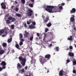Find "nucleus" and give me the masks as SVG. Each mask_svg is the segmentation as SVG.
<instances>
[{
  "label": "nucleus",
  "mask_w": 76,
  "mask_h": 76,
  "mask_svg": "<svg viewBox=\"0 0 76 76\" xmlns=\"http://www.w3.org/2000/svg\"><path fill=\"white\" fill-rule=\"evenodd\" d=\"M45 10L49 13H56L58 12V10H56L54 6L48 5L47 6V8H45Z\"/></svg>",
  "instance_id": "nucleus-1"
},
{
  "label": "nucleus",
  "mask_w": 76,
  "mask_h": 76,
  "mask_svg": "<svg viewBox=\"0 0 76 76\" xmlns=\"http://www.w3.org/2000/svg\"><path fill=\"white\" fill-rule=\"evenodd\" d=\"M39 61L41 64H44L47 61V60L45 59L44 57L40 56L39 57Z\"/></svg>",
  "instance_id": "nucleus-2"
},
{
  "label": "nucleus",
  "mask_w": 76,
  "mask_h": 76,
  "mask_svg": "<svg viewBox=\"0 0 76 76\" xmlns=\"http://www.w3.org/2000/svg\"><path fill=\"white\" fill-rule=\"evenodd\" d=\"M1 7L3 9H6V2H3L1 3Z\"/></svg>",
  "instance_id": "nucleus-3"
},
{
  "label": "nucleus",
  "mask_w": 76,
  "mask_h": 76,
  "mask_svg": "<svg viewBox=\"0 0 76 76\" xmlns=\"http://www.w3.org/2000/svg\"><path fill=\"white\" fill-rule=\"evenodd\" d=\"M8 19L9 20H12V22H14L15 21V18H13L12 17V16H10L8 17Z\"/></svg>",
  "instance_id": "nucleus-4"
},
{
  "label": "nucleus",
  "mask_w": 76,
  "mask_h": 76,
  "mask_svg": "<svg viewBox=\"0 0 76 76\" xmlns=\"http://www.w3.org/2000/svg\"><path fill=\"white\" fill-rule=\"evenodd\" d=\"M33 13V11L32 10H29V12H28V16H32V13Z\"/></svg>",
  "instance_id": "nucleus-5"
},
{
  "label": "nucleus",
  "mask_w": 76,
  "mask_h": 76,
  "mask_svg": "<svg viewBox=\"0 0 76 76\" xmlns=\"http://www.w3.org/2000/svg\"><path fill=\"white\" fill-rule=\"evenodd\" d=\"M43 19L45 23H47V22H48V20H49V18L48 17H46V19H45V17H43Z\"/></svg>",
  "instance_id": "nucleus-6"
},
{
  "label": "nucleus",
  "mask_w": 76,
  "mask_h": 76,
  "mask_svg": "<svg viewBox=\"0 0 76 76\" xmlns=\"http://www.w3.org/2000/svg\"><path fill=\"white\" fill-rule=\"evenodd\" d=\"M28 34H29V33L27 32V31H25L23 35L25 38H28Z\"/></svg>",
  "instance_id": "nucleus-7"
},
{
  "label": "nucleus",
  "mask_w": 76,
  "mask_h": 76,
  "mask_svg": "<svg viewBox=\"0 0 76 76\" xmlns=\"http://www.w3.org/2000/svg\"><path fill=\"white\" fill-rule=\"evenodd\" d=\"M76 12V9L75 8H73L70 11V13L71 14L75 13Z\"/></svg>",
  "instance_id": "nucleus-8"
},
{
  "label": "nucleus",
  "mask_w": 76,
  "mask_h": 76,
  "mask_svg": "<svg viewBox=\"0 0 76 76\" xmlns=\"http://www.w3.org/2000/svg\"><path fill=\"white\" fill-rule=\"evenodd\" d=\"M20 61H25L26 60V58H23L22 56H19L18 58Z\"/></svg>",
  "instance_id": "nucleus-9"
},
{
  "label": "nucleus",
  "mask_w": 76,
  "mask_h": 76,
  "mask_svg": "<svg viewBox=\"0 0 76 76\" xmlns=\"http://www.w3.org/2000/svg\"><path fill=\"white\" fill-rule=\"evenodd\" d=\"M17 68L18 70H20L21 68H22V65H20V64L19 63H18L17 64Z\"/></svg>",
  "instance_id": "nucleus-10"
},
{
  "label": "nucleus",
  "mask_w": 76,
  "mask_h": 76,
  "mask_svg": "<svg viewBox=\"0 0 76 76\" xmlns=\"http://www.w3.org/2000/svg\"><path fill=\"white\" fill-rule=\"evenodd\" d=\"M50 57L51 56L50 54H47L45 56V58H47L48 60H49L50 58Z\"/></svg>",
  "instance_id": "nucleus-11"
},
{
  "label": "nucleus",
  "mask_w": 76,
  "mask_h": 76,
  "mask_svg": "<svg viewBox=\"0 0 76 76\" xmlns=\"http://www.w3.org/2000/svg\"><path fill=\"white\" fill-rule=\"evenodd\" d=\"M26 59L25 60V61H23L21 62V64H22V66H25V63H26Z\"/></svg>",
  "instance_id": "nucleus-12"
},
{
  "label": "nucleus",
  "mask_w": 76,
  "mask_h": 76,
  "mask_svg": "<svg viewBox=\"0 0 76 76\" xmlns=\"http://www.w3.org/2000/svg\"><path fill=\"white\" fill-rule=\"evenodd\" d=\"M35 61H36V60H35L34 58H33L31 61V64H33V63L35 64Z\"/></svg>",
  "instance_id": "nucleus-13"
},
{
  "label": "nucleus",
  "mask_w": 76,
  "mask_h": 76,
  "mask_svg": "<svg viewBox=\"0 0 76 76\" xmlns=\"http://www.w3.org/2000/svg\"><path fill=\"white\" fill-rule=\"evenodd\" d=\"M69 56H70L71 57H74V53L69 52Z\"/></svg>",
  "instance_id": "nucleus-14"
},
{
  "label": "nucleus",
  "mask_w": 76,
  "mask_h": 76,
  "mask_svg": "<svg viewBox=\"0 0 76 76\" xmlns=\"http://www.w3.org/2000/svg\"><path fill=\"white\" fill-rule=\"evenodd\" d=\"M29 27L30 28V29H34V28H35V27L33 25H32V24L30 25L29 26Z\"/></svg>",
  "instance_id": "nucleus-15"
},
{
  "label": "nucleus",
  "mask_w": 76,
  "mask_h": 76,
  "mask_svg": "<svg viewBox=\"0 0 76 76\" xmlns=\"http://www.w3.org/2000/svg\"><path fill=\"white\" fill-rule=\"evenodd\" d=\"M32 22V21L31 19H30L28 21H27V25H30L31 23Z\"/></svg>",
  "instance_id": "nucleus-16"
},
{
  "label": "nucleus",
  "mask_w": 76,
  "mask_h": 76,
  "mask_svg": "<svg viewBox=\"0 0 76 76\" xmlns=\"http://www.w3.org/2000/svg\"><path fill=\"white\" fill-rule=\"evenodd\" d=\"M2 67V68L0 66V72H1V71H2V70H3V69H6V66H3Z\"/></svg>",
  "instance_id": "nucleus-17"
},
{
  "label": "nucleus",
  "mask_w": 76,
  "mask_h": 76,
  "mask_svg": "<svg viewBox=\"0 0 76 76\" xmlns=\"http://www.w3.org/2000/svg\"><path fill=\"white\" fill-rule=\"evenodd\" d=\"M52 25V24H51V23L50 22H49L47 24V26L48 27L50 28V27Z\"/></svg>",
  "instance_id": "nucleus-18"
},
{
  "label": "nucleus",
  "mask_w": 76,
  "mask_h": 76,
  "mask_svg": "<svg viewBox=\"0 0 76 76\" xmlns=\"http://www.w3.org/2000/svg\"><path fill=\"white\" fill-rule=\"evenodd\" d=\"M15 47L17 49H18V50H20V49L19 48V45L18 44H16L15 45Z\"/></svg>",
  "instance_id": "nucleus-19"
},
{
  "label": "nucleus",
  "mask_w": 76,
  "mask_h": 76,
  "mask_svg": "<svg viewBox=\"0 0 76 76\" xmlns=\"http://www.w3.org/2000/svg\"><path fill=\"white\" fill-rule=\"evenodd\" d=\"M1 64L2 66H6V62L4 61H3L1 63Z\"/></svg>",
  "instance_id": "nucleus-20"
},
{
  "label": "nucleus",
  "mask_w": 76,
  "mask_h": 76,
  "mask_svg": "<svg viewBox=\"0 0 76 76\" xmlns=\"http://www.w3.org/2000/svg\"><path fill=\"white\" fill-rule=\"evenodd\" d=\"M11 20H7L6 21V23L7 24H9V23H11V21H10Z\"/></svg>",
  "instance_id": "nucleus-21"
},
{
  "label": "nucleus",
  "mask_w": 76,
  "mask_h": 76,
  "mask_svg": "<svg viewBox=\"0 0 76 76\" xmlns=\"http://www.w3.org/2000/svg\"><path fill=\"white\" fill-rule=\"evenodd\" d=\"M12 37H11L10 39L8 40L7 42L9 43H10V42H12Z\"/></svg>",
  "instance_id": "nucleus-22"
},
{
  "label": "nucleus",
  "mask_w": 76,
  "mask_h": 76,
  "mask_svg": "<svg viewBox=\"0 0 76 76\" xmlns=\"http://www.w3.org/2000/svg\"><path fill=\"white\" fill-rule=\"evenodd\" d=\"M4 53V50H0V54H1V55L3 54Z\"/></svg>",
  "instance_id": "nucleus-23"
},
{
  "label": "nucleus",
  "mask_w": 76,
  "mask_h": 76,
  "mask_svg": "<svg viewBox=\"0 0 76 76\" xmlns=\"http://www.w3.org/2000/svg\"><path fill=\"white\" fill-rule=\"evenodd\" d=\"M2 46L3 47H7V43H3L2 44Z\"/></svg>",
  "instance_id": "nucleus-24"
},
{
  "label": "nucleus",
  "mask_w": 76,
  "mask_h": 76,
  "mask_svg": "<svg viewBox=\"0 0 76 76\" xmlns=\"http://www.w3.org/2000/svg\"><path fill=\"white\" fill-rule=\"evenodd\" d=\"M73 38V36H70V37L68 38V40H69V41H72V38Z\"/></svg>",
  "instance_id": "nucleus-25"
},
{
  "label": "nucleus",
  "mask_w": 76,
  "mask_h": 76,
  "mask_svg": "<svg viewBox=\"0 0 76 76\" xmlns=\"http://www.w3.org/2000/svg\"><path fill=\"white\" fill-rule=\"evenodd\" d=\"M4 29H2L1 31H0V35H1V34H3L4 33Z\"/></svg>",
  "instance_id": "nucleus-26"
},
{
  "label": "nucleus",
  "mask_w": 76,
  "mask_h": 76,
  "mask_svg": "<svg viewBox=\"0 0 76 76\" xmlns=\"http://www.w3.org/2000/svg\"><path fill=\"white\" fill-rule=\"evenodd\" d=\"M59 75L60 76H62L63 75V70H61L60 71Z\"/></svg>",
  "instance_id": "nucleus-27"
},
{
  "label": "nucleus",
  "mask_w": 76,
  "mask_h": 76,
  "mask_svg": "<svg viewBox=\"0 0 76 76\" xmlns=\"http://www.w3.org/2000/svg\"><path fill=\"white\" fill-rule=\"evenodd\" d=\"M55 50H56V51H59V47H56L54 48Z\"/></svg>",
  "instance_id": "nucleus-28"
},
{
  "label": "nucleus",
  "mask_w": 76,
  "mask_h": 76,
  "mask_svg": "<svg viewBox=\"0 0 76 76\" xmlns=\"http://www.w3.org/2000/svg\"><path fill=\"white\" fill-rule=\"evenodd\" d=\"M70 20L71 22H73L75 20V18L73 17H71L70 18Z\"/></svg>",
  "instance_id": "nucleus-29"
},
{
  "label": "nucleus",
  "mask_w": 76,
  "mask_h": 76,
  "mask_svg": "<svg viewBox=\"0 0 76 76\" xmlns=\"http://www.w3.org/2000/svg\"><path fill=\"white\" fill-rule=\"evenodd\" d=\"M19 36L20 38L21 39V38H23V34H19Z\"/></svg>",
  "instance_id": "nucleus-30"
},
{
  "label": "nucleus",
  "mask_w": 76,
  "mask_h": 76,
  "mask_svg": "<svg viewBox=\"0 0 76 76\" xmlns=\"http://www.w3.org/2000/svg\"><path fill=\"white\" fill-rule=\"evenodd\" d=\"M16 15L17 16H18V17H19V18H20V17H21V15L19 13H16Z\"/></svg>",
  "instance_id": "nucleus-31"
},
{
  "label": "nucleus",
  "mask_w": 76,
  "mask_h": 76,
  "mask_svg": "<svg viewBox=\"0 0 76 76\" xmlns=\"http://www.w3.org/2000/svg\"><path fill=\"white\" fill-rule=\"evenodd\" d=\"M33 38H34V36H31L30 37V41H32Z\"/></svg>",
  "instance_id": "nucleus-32"
},
{
  "label": "nucleus",
  "mask_w": 76,
  "mask_h": 76,
  "mask_svg": "<svg viewBox=\"0 0 76 76\" xmlns=\"http://www.w3.org/2000/svg\"><path fill=\"white\" fill-rule=\"evenodd\" d=\"M29 6L30 7H34L33 4H29Z\"/></svg>",
  "instance_id": "nucleus-33"
},
{
  "label": "nucleus",
  "mask_w": 76,
  "mask_h": 76,
  "mask_svg": "<svg viewBox=\"0 0 76 76\" xmlns=\"http://www.w3.org/2000/svg\"><path fill=\"white\" fill-rule=\"evenodd\" d=\"M19 45H20V46H21V45H23V42L22 41H20L19 43Z\"/></svg>",
  "instance_id": "nucleus-34"
},
{
  "label": "nucleus",
  "mask_w": 76,
  "mask_h": 76,
  "mask_svg": "<svg viewBox=\"0 0 76 76\" xmlns=\"http://www.w3.org/2000/svg\"><path fill=\"white\" fill-rule=\"evenodd\" d=\"M73 65H76V61H74L72 62Z\"/></svg>",
  "instance_id": "nucleus-35"
},
{
  "label": "nucleus",
  "mask_w": 76,
  "mask_h": 76,
  "mask_svg": "<svg viewBox=\"0 0 76 76\" xmlns=\"http://www.w3.org/2000/svg\"><path fill=\"white\" fill-rule=\"evenodd\" d=\"M59 10H63V7H62V6H60L59 7Z\"/></svg>",
  "instance_id": "nucleus-36"
},
{
  "label": "nucleus",
  "mask_w": 76,
  "mask_h": 76,
  "mask_svg": "<svg viewBox=\"0 0 76 76\" xmlns=\"http://www.w3.org/2000/svg\"><path fill=\"white\" fill-rule=\"evenodd\" d=\"M21 2L22 4H25V0H21Z\"/></svg>",
  "instance_id": "nucleus-37"
},
{
  "label": "nucleus",
  "mask_w": 76,
  "mask_h": 76,
  "mask_svg": "<svg viewBox=\"0 0 76 76\" xmlns=\"http://www.w3.org/2000/svg\"><path fill=\"white\" fill-rule=\"evenodd\" d=\"M48 31V28H45V32H47Z\"/></svg>",
  "instance_id": "nucleus-38"
},
{
  "label": "nucleus",
  "mask_w": 76,
  "mask_h": 76,
  "mask_svg": "<svg viewBox=\"0 0 76 76\" xmlns=\"http://www.w3.org/2000/svg\"><path fill=\"white\" fill-rule=\"evenodd\" d=\"M11 28L12 29H13L14 28H15V27H14V25H12L11 26Z\"/></svg>",
  "instance_id": "nucleus-39"
},
{
  "label": "nucleus",
  "mask_w": 76,
  "mask_h": 76,
  "mask_svg": "<svg viewBox=\"0 0 76 76\" xmlns=\"http://www.w3.org/2000/svg\"><path fill=\"white\" fill-rule=\"evenodd\" d=\"M22 73H24L25 72V70L23 69H22L21 70Z\"/></svg>",
  "instance_id": "nucleus-40"
},
{
  "label": "nucleus",
  "mask_w": 76,
  "mask_h": 76,
  "mask_svg": "<svg viewBox=\"0 0 76 76\" xmlns=\"http://www.w3.org/2000/svg\"><path fill=\"white\" fill-rule=\"evenodd\" d=\"M4 33L5 34H7V30H5L4 31Z\"/></svg>",
  "instance_id": "nucleus-41"
},
{
  "label": "nucleus",
  "mask_w": 76,
  "mask_h": 76,
  "mask_svg": "<svg viewBox=\"0 0 76 76\" xmlns=\"http://www.w3.org/2000/svg\"><path fill=\"white\" fill-rule=\"evenodd\" d=\"M32 24L33 25H36V23H35V22H32Z\"/></svg>",
  "instance_id": "nucleus-42"
},
{
  "label": "nucleus",
  "mask_w": 76,
  "mask_h": 76,
  "mask_svg": "<svg viewBox=\"0 0 76 76\" xmlns=\"http://www.w3.org/2000/svg\"><path fill=\"white\" fill-rule=\"evenodd\" d=\"M66 63H69L70 62V60L69 59H67L66 60Z\"/></svg>",
  "instance_id": "nucleus-43"
},
{
  "label": "nucleus",
  "mask_w": 76,
  "mask_h": 76,
  "mask_svg": "<svg viewBox=\"0 0 76 76\" xmlns=\"http://www.w3.org/2000/svg\"><path fill=\"white\" fill-rule=\"evenodd\" d=\"M69 48L70 50H73V47H72V46H69Z\"/></svg>",
  "instance_id": "nucleus-44"
},
{
  "label": "nucleus",
  "mask_w": 76,
  "mask_h": 76,
  "mask_svg": "<svg viewBox=\"0 0 76 76\" xmlns=\"http://www.w3.org/2000/svg\"><path fill=\"white\" fill-rule=\"evenodd\" d=\"M60 5H61L62 6H64V5H65V4H64V3H62L60 4Z\"/></svg>",
  "instance_id": "nucleus-45"
},
{
  "label": "nucleus",
  "mask_w": 76,
  "mask_h": 76,
  "mask_svg": "<svg viewBox=\"0 0 76 76\" xmlns=\"http://www.w3.org/2000/svg\"><path fill=\"white\" fill-rule=\"evenodd\" d=\"M73 73H76V71L75 69L73 70Z\"/></svg>",
  "instance_id": "nucleus-46"
},
{
  "label": "nucleus",
  "mask_w": 76,
  "mask_h": 76,
  "mask_svg": "<svg viewBox=\"0 0 76 76\" xmlns=\"http://www.w3.org/2000/svg\"><path fill=\"white\" fill-rule=\"evenodd\" d=\"M27 25H26V24L25 23L24 26L25 27V28H27Z\"/></svg>",
  "instance_id": "nucleus-47"
},
{
  "label": "nucleus",
  "mask_w": 76,
  "mask_h": 76,
  "mask_svg": "<svg viewBox=\"0 0 76 76\" xmlns=\"http://www.w3.org/2000/svg\"><path fill=\"white\" fill-rule=\"evenodd\" d=\"M18 10H19V9L18 8H15V11L16 12H18Z\"/></svg>",
  "instance_id": "nucleus-48"
},
{
  "label": "nucleus",
  "mask_w": 76,
  "mask_h": 76,
  "mask_svg": "<svg viewBox=\"0 0 76 76\" xmlns=\"http://www.w3.org/2000/svg\"><path fill=\"white\" fill-rule=\"evenodd\" d=\"M37 37H39V33H37Z\"/></svg>",
  "instance_id": "nucleus-49"
},
{
  "label": "nucleus",
  "mask_w": 76,
  "mask_h": 76,
  "mask_svg": "<svg viewBox=\"0 0 76 76\" xmlns=\"http://www.w3.org/2000/svg\"><path fill=\"white\" fill-rule=\"evenodd\" d=\"M29 76H33V74H32L30 73L29 74Z\"/></svg>",
  "instance_id": "nucleus-50"
},
{
  "label": "nucleus",
  "mask_w": 76,
  "mask_h": 76,
  "mask_svg": "<svg viewBox=\"0 0 76 76\" xmlns=\"http://www.w3.org/2000/svg\"><path fill=\"white\" fill-rule=\"evenodd\" d=\"M12 53H15V50L14 49H13L12 50Z\"/></svg>",
  "instance_id": "nucleus-51"
},
{
  "label": "nucleus",
  "mask_w": 76,
  "mask_h": 76,
  "mask_svg": "<svg viewBox=\"0 0 76 76\" xmlns=\"http://www.w3.org/2000/svg\"><path fill=\"white\" fill-rule=\"evenodd\" d=\"M21 41H23H23H24V39H21Z\"/></svg>",
  "instance_id": "nucleus-52"
},
{
  "label": "nucleus",
  "mask_w": 76,
  "mask_h": 76,
  "mask_svg": "<svg viewBox=\"0 0 76 76\" xmlns=\"http://www.w3.org/2000/svg\"><path fill=\"white\" fill-rule=\"evenodd\" d=\"M27 69H28V66H26L25 67V70H27Z\"/></svg>",
  "instance_id": "nucleus-53"
},
{
  "label": "nucleus",
  "mask_w": 76,
  "mask_h": 76,
  "mask_svg": "<svg viewBox=\"0 0 76 76\" xmlns=\"http://www.w3.org/2000/svg\"><path fill=\"white\" fill-rule=\"evenodd\" d=\"M71 16L72 17V18H75V15H72Z\"/></svg>",
  "instance_id": "nucleus-54"
},
{
  "label": "nucleus",
  "mask_w": 76,
  "mask_h": 76,
  "mask_svg": "<svg viewBox=\"0 0 76 76\" xmlns=\"http://www.w3.org/2000/svg\"><path fill=\"white\" fill-rule=\"evenodd\" d=\"M6 36V34H3L2 35V37H4Z\"/></svg>",
  "instance_id": "nucleus-55"
},
{
  "label": "nucleus",
  "mask_w": 76,
  "mask_h": 76,
  "mask_svg": "<svg viewBox=\"0 0 76 76\" xmlns=\"http://www.w3.org/2000/svg\"><path fill=\"white\" fill-rule=\"evenodd\" d=\"M24 54L23 53L21 54V56H24Z\"/></svg>",
  "instance_id": "nucleus-56"
},
{
  "label": "nucleus",
  "mask_w": 76,
  "mask_h": 76,
  "mask_svg": "<svg viewBox=\"0 0 76 76\" xmlns=\"http://www.w3.org/2000/svg\"><path fill=\"white\" fill-rule=\"evenodd\" d=\"M73 29L75 30V31H76V27H74L73 28Z\"/></svg>",
  "instance_id": "nucleus-57"
},
{
  "label": "nucleus",
  "mask_w": 76,
  "mask_h": 76,
  "mask_svg": "<svg viewBox=\"0 0 76 76\" xmlns=\"http://www.w3.org/2000/svg\"><path fill=\"white\" fill-rule=\"evenodd\" d=\"M13 7H14V6H12L11 7V8L13 9Z\"/></svg>",
  "instance_id": "nucleus-58"
},
{
  "label": "nucleus",
  "mask_w": 76,
  "mask_h": 76,
  "mask_svg": "<svg viewBox=\"0 0 76 76\" xmlns=\"http://www.w3.org/2000/svg\"><path fill=\"white\" fill-rule=\"evenodd\" d=\"M15 2L16 4H18V3H17V1H15Z\"/></svg>",
  "instance_id": "nucleus-59"
},
{
  "label": "nucleus",
  "mask_w": 76,
  "mask_h": 76,
  "mask_svg": "<svg viewBox=\"0 0 76 76\" xmlns=\"http://www.w3.org/2000/svg\"><path fill=\"white\" fill-rule=\"evenodd\" d=\"M31 1L32 2H34V0H31Z\"/></svg>",
  "instance_id": "nucleus-60"
},
{
  "label": "nucleus",
  "mask_w": 76,
  "mask_h": 76,
  "mask_svg": "<svg viewBox=\"0 0 76 76\" xmlns=\"http://www.w3.org/2000/svg\"><path fill=\"white\" fill-rule=\"evenodd\" d=\"M53 45H52V44H50L49 45V46H50V47H51V46H52Z\"/></svg>",
  "instance_id": "nucleus-61"
},
{
  "label": "nucleus",
  "mask_w": 76,
  "mask_h": 76,
  "mask_svg": "<svg viewBox=\"0 0 76 76\" xmlns=\"http://www.w3.org/2000/svg\"><path fill=\"white\" fill-rule=\"evenodd\" d=\"M4 76H7V75L5 74L4 75Z\"/></svg>",
  "instance_id": "nucleus-62"
},
{
  "label": "nucleus",
  "mask_w": 76,
  "mask_h": 76,
  "mask_svg": "<svg viewBox=\"0 0 76 76\" xmlns=\"http://www.w3.org/2000/svg\"><path fill=\"white\" fill-rule=\"evenodd\" d=\"M25 76H30V75H26Z\"/></svg>",
  "instance_id": "nucleus-63"
},
{
  "label": "nucleus",
  "mask_w": 76,
  "mask_h": 76,
  "mask_svg": "<svg viewBox=\"0 0 76 76\" xmlns=\"http://www.w3.org/2000/svg\"><path fill=\"white\" fill-rule=\"evenodd\" d=\"M69 50V48H67V49H66V50Z\"/></svg>",
  "instance_id": "nucleus-64"
}]
</instances>
